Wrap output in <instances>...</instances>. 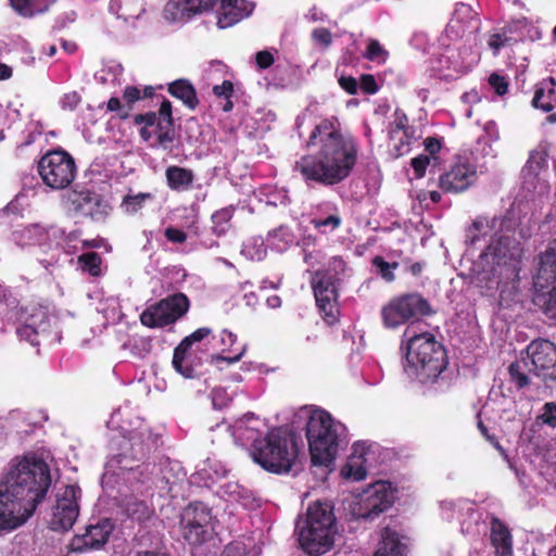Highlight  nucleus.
<instances>
[{"label": "nucleus", "instance_id": "f257e3e1", "mask_svg": "<svg viewBox=\"0 0 556 556\" xmlns=\"http://www.w3.org/2000/svg\"><path fill=\"white\" fill-rule=\"evenodd\" d=\"M307 148H316L314 154L301 156L294 170L308 182L334 186L345 180L353 172L358 155L356 140L344 135L337 117L324 118L312 130Z\"/></svg>", "mask_w": 556, "mask_h": 556}, {"label": "nucleus", "instance_id": "f03ea898", "mask_svg": "<svg viewBox=\"0 0 556 556\" xmlns=\"http://www.w3.org/2000/svg\"><path fill=\"white\" fill-rule=\"evenodd\" d=\"M51 485L48 464L36 455L16 459L0 483V530L24 525L46 497Z\"/></svg>", "mask_w": 556, "mask_h": 556}, {"label": "nucleus", "instance_id": "7ed1b4c3", "mask_svg": "<svg viewBox=\"0 0 556 556\" xmlns=\"http://www.w3.org/2000/svg\"><path fill=\"white\" fill-rule=\"evenodd\" d=\"M299 454L296 437L292 431L274 428L264 438L252 444L253 460L264 470L282 475L288 473Z\"/></svg>", "mask_w": 556, "mask_h": 556}, {"label": "nucleus", "instance_id": "20e7f679", "mask_svg": "<svg viewBox=\"0 0 556 556\" xmlns=\"http://www.w3.org/2000/svg\"><path fill=\"white\" fill-rule=\"evenodd\" d=\"M405 356L408 369L421 383L437 381L448 364L445 348L430 332L410 337Z\"/></svg>", "mask_w": 556, "mask_h": 556}, {"label": "nucleus", "instance_id": "39448f33", "mask_svg": "<svg viewBox=\"0 0 556 556\" xmlns=\"http://www.w3.org/2000/svg\"><path fill=\"white\" fill-rule=\"evenodd\" d=\"M296 531L301 548L311 556L328 552L337 533L333 507L328 503L316 502L308 506L306 518L298 522Z\"/></svg>", "mask_w": 556, "mask_h": 556}, {"label": "nucleus", "instance_id": "423d86ee", "mask_svg": "<svg viewBox=\"0 0 556 556\" xmlns=\"http://www.w3.org/2000/svg\"><path fill=\"white\" fill-rule=\"evenodd\" d=\"M342 429L343 425L336 421L327 412L309 417L306 424V438L313 465L326 468L333 466Z\"/></svg>", "mask_w": 556, "mask_h": 556}, {"label": "nucleus", "instance_id": "0eeeda50", "mask_svg": "<svg viewBox=\"0 0 556 556\" xmlns=\"http://www.w3.org/2000/svg\"><path fill=\"white\" fill-rule=\"evenodd\" d=\"M526 369L544 379H556V345L548 340L532 341L527 348V357L509 365V375L519 388L529 383Z\"/></svg>", "mask_w": 556, "mask_h": 556}, {"label": "nucleus", "instance_id": "6e6552de", "mask_svg": "<svg viewBox=\"0 0 556 556\" xmlns=\"http://www.w3.org/2000/svg\"><path fill=\"white\" fill-rule=\"evenodd\" d=\"M435 312L429 301L419 292H407L392 298L381 308L382 324L388 329H396Z\"/></svg>", "mask_w": 556, "mask_h": 556}, {"label": "nucleus", "instance_id": "1a4fd4ad", "mask_svg": "<svg viewBox=\"0 0 556 556\" xmlns=\"http://www.w3.org/2000/svg\"><path fill=\"white\" fill-rule=\"evenodd\" d=\"M533 303L556 323V239L540 256L533 279Z\"/></svg>", "mask_w": 556, "mask_h": 556}, {"label": "nucleus", "instance_id": "9d476101", "mask_svg": "<svg viewBox=\"0 0 556 556\" xmlns=\"http://www.w3.org/2000/svg\"><path fill=\"white\" fill-rule=\"evenodd\" d=\"M179 533L191 547H200L213 540L212 509L203 502L189 503L180 513Z\"/></svg>", "mask_w": 556, "mask_h": 556}, {"label": "nucleus", "instance_id": "9b49d317", "mask_svg": "<svg viewBox=\"0 0 556 556\" xmlns=\"http://www.w3.org/2000/svg\"><path fill=\"white\" fill-rule=\"evenodd\" d=\"M189 308L188 296L182 292H176L147 306L139 319L147 328H165L181 319Z\"/></svg>", "mask_w": 556, "mask_h": 556}, {"label": "nucleus", "instance_id": "f8f14e48", "mask_svg": "<svg viewBox=\"0 0 556 556\" xmlns=\"http://www.w3.org/2000/svg\"><path fill=\"white\" fill-rule=\"evenodd\" d=\"M340 278L333 269L317 270L312 277L311 286L314 292L316 306L327 325L338 323V287Z\"/></svg>", "mask_w": 556, "mask_h": 556}, {"label": "nucleus", "instance_id": "ddd939ff", "mask_svg": "<svg viewBox=\"0 0 556 556\" xmlns=\"http://www.w3.org/2000/svg\"><path fill=\"white\" fill-rule=\"evenodd\" d=\"M38 173L45 185L51 189H64L76 176V164L68 152L52 150L38 162Z\"/></svg>", "mask_w": 556, "mask_h": 556}, {"label": "nucleus", "instance_id": "4468645a", "mask_svg": "<svg viewBox=\"0 0 556 556\" xmlns=\"http://www.w3.org/2000/svg\"><path fill=\"white\" fill-rule=\"evenodd\" d=\"M393 500L387 483L377 482L351 506V514L356 520L372 521L392 506Z\"/></svg>", "mask_w": 556, "mask_h": 556}, {"label": "nucleus", "instance_id": "2eb2a0df", "mask_svg": "<svg viewBox=\"0 0 556 556\" xmlns=\"http://www.w3.org/2000/svg\"><path fill=\"white\" fill-rule=\"evenodd\" d=\"M63 205L70 214L92 220H100L108 215V205L102 197L88 189L67 191L63 197Z\"/></svg>", "mask_w": 556, "mask_h": 556}, {"label": "nucleus", "instance_id": "dca6fc26", "mask_svg": "<svg viewBox=\"0 0 556 556\" xmlns=\"http://www.w3.org/2000/svg\"><path fill=\"white\" fill-rule=\"evenodd\" d=\"M81 490L77 485H66L61 493L56 494L51 529L54 531H68L73 528L79 515L78 498Z\"/></svg>", "mask_w": 556, "mask_h": 556}, {"label": "nucleus", "instance_id": "f3484780", "mask_svg": "<svg viewBox=\"0 0 556 556\" xmlns=\"http://www.w3.org/2000/svg\"><path fill=\"white\" fill-rule=\"evenodd\" d=\"M114 529L110 519H101L94 525H89L85 533L76 534L70 544L72 552L83 553L90 549H99L108 541Z\"/></svg>", "mask_w": 556, "mask_h": 556}, {"label": "nucleus", "instance_id": "a211bd4d", "mask_svg": "<svg viewBox=\"0 0 556 556\" xmlns=\"http://www.w3.org/2000/svg\"><path fill=\"white\" fill-rule=\"evenodd\" d=\"M476 169L468 162H457L450 170L440 175L439 187L444 192H460L476 180Z\"/></svg>", "mask_w": 556, "mask_h": 556}, {"label": "nucleus", "instance_id": "6ab92c4d", "mask_svg": "<svg viewBox=\"0 0 556 556\" xmlns=\"http://www.w3.org/2000/svg\"><path fill=\"white\" fill-rule=\"evenodd\" d=\"M212 333L208 327H201L194 330L191 334L185 337L180 343L175 348L173 355V367L185 378H193L194 369L191 365L185 364L191 346L206 339Z\"/></svg>", "mask_w": 556, "mask_h": 556}, {"label": "nucleus", "instance_id": "aec40b11", "mask_svg": "<svg viewBox=\"0 0 556 556\" xmlns=\"http://www.w3.org/2000/svg\"><path fill=\"white\" fill-rule=\"evenodd\" d=\"M480 26L481 21L472 8L465 3H457L446 25L445 35H473Z\"/></svg>", "mask_w": 556, "mask_h": 556}, {"label": "nucleus", "instance_id": "412c9836", "mask_svg": "<svg viewBox=\"0 0 556 556\" xmlns=\"http://www.w3.org/2000/svg\"><path fill=\"white\" fill-rule=\"evenodd\" d=\"M407 540L397 526L386 525L380 530V541L372 556H407Z\"/></svg>", "mask_w": 556, "mask_h": 556}, {"label": "nucleus", "instance_id": "4be33fe9", "mask_svg": "<svg viewBox=\"0 0 556 556\" xmlns=\"http://www.w3.org/2000/svg\"><path fill=\"white\" fill-rule=\"evenodd\" d=\"M219 0H169L164 17L169 22H182L192 15L211 10Z\"/></svg>", "mask_w": 556, "mask_h": 556}, {"label": "nucleus", "instance_id": "5701e85b", "mask_svg": "<svg viewBox=\"0 0 556 556\" xmlns=\"http://www.w3.org/2000/svg\"><path fill=\"white\" fill-rule=\"evenodd\" d=\"M220 8L217 13V25L220 29L231 27L242 20L249 17L254 3L248 0H219Z\"/></svg>", "mask_w": 556, "mask_h": 556}, {"label": "nucleus", "instance_id": "b1692460", "mask_svg": "<svg viewBox=\"0 0 556 556\" xmlns=\"http://www.w3.org/2000/svg\"><path fill=\"white\" fill-rule=\"evenodd\" d=\"M489 540L493 556H514L511 531L509 527L497 517H492L490 520Z\"/></svg>", "mask_w": 556, "mask_h": 556}, {"label": "nucleus", "instance_id": "393cba45", "mask_svg": "<svg viewBox=\"0 0 556 556\" xmlns=\"http://www.w3.org/2000/svg\"><path fill=\"white\" fill-rule=\"evenodd\" d=\"M175 140V127L172 102L164 98L159 108V122L156 123V141L164 149Z\"/></svg>", "mask_w": 556, "mask_h": 556}, {"label": "nucleus", "instance_id": "a878e982", "mask_svg": "<svg viewBox=\"0 0 556 556\" xmlns=\"http://www.w3.org/2000/svg\"><path fill=\"white\" fill-rule=\"evenodd\" d=\"M165 179L172 191L185 192L192 189L195 175L190 168L170 165L165 169Z\"/></svg>", "mask_w": 556, "mask_h": 556}, {"label": "nucleus", "instance_id": "bb28decb", "mask_svg": "<svg viewBox=\"0 0 556 556\" xmlns=\"http://www.w3.org/2000/svg\"><path fill=\"white\" fill-rule=\"evenodd\" d=\"M167 92L180 100L189 110L193 111L199 105V99L194 86L189 79L179 78L168 84Z\"/></svg>", "mask_w": 556, "mask_h": 556}, {"label": "nucleus", "instance_id": "cd10ccee", "mask_svg": "<svg viewBox=\"0 0 556 556\" xmlns=\"http://www.w3.org/2000/svg\"><path fill=\"white\" fill-rule=\"evenodd\" d=\"M555 85V79L548 78L536 86L532 100L534 108L541 109L544 112H551L554 109V103L556 102Z\"/></svg>", "mask_w": 556, "mask_h": 556}, {"label": "nucleus", "instance_id": "c85d7f7f", "mask_svg": "<svg viewBox=\"0 0 556 556\" xmlns=\"http://www.w3.org/2000/svg\"><path fill=\"white\" fill-rule=\"evenodd\" d=\"M220 341H222V344L225 346L222 352L225 353L226 351H229V354L228 355H224V354H212L211 355V363L212 364H219L222 362H225L227 363L228 365L230 364H235L237 362H239L244 352H245V348L244 346H241L240 349H238L233 354H231V351L230 349L236 344L237 342V336L228 330H223L222 333H220Z\"/></svg>", "mask_w": 556, "mask_h": 556}, {"label": "nucleus", "instance_id": "c756f323", "mask_svg": "<svg viewBox=\"0 0 556 556\" xmlns=\"http://www.w3.org/2000/svg\"><path fill=\"white\" fill-rule=\"evenodd\" d=\"M519 243L515 238L501 236L498 239V245L493 249V254L497 264H506L508 260H514L519 256Z\"/></svg>", "mask_w": 556, "mask_h": 556}, {"label": "nucleus", "instance_id": "7c9ffc66", "mask_svg": "<svg viewBox=\"0 0 556 556\" xmlns=\"http://www.w3.org/2000/svg\"><path fill=\"white\" fill-rule=\"evenodd\" d=\"M236 211L235 205L223 207L212 214V232L217 236H224L231 228V219Z\"/></svg>", "mask_w": 556, "mask_h": 556}, {"label": "nucleus", "instance_id": "2f4dec72", "mask_svg": "<svg viewBox=\"0 0 556 556\" xmlns=\"http://www.w3.org/2000/svg\"><path fill=\"white\" fill-rule=\"evenodd\" d=\"M55 0H10L11 5L24 16L43 13Z\"/></svg>", "mask_w": 556, "mask_h": 556}, {"label": "nucleus", "instance_id": "473e14b6", "mask_svg": "<svg viewBox=\"0 0 556 556\" xmlns=\"http://www.w3.org/2000/svg\"><path fill=\"white\" fill-rule=\"evenodd\" d=\"M153 198V194L150 192L128 193L123 198L121 208L125 214L134 215L142 210L147 201H151Z\"/></svg>", "mask_w": 556, "mask_h": 556}, {"label": "nucleus", "instance_id": "72a5a7b5", "mask_svg": "<svg viewBox=\"0 0 556 556\" xmlns=\"http://www.w3.org/2000/svg\"><path fill=\"white\" fill-rule=\"evenodd\" d=\"M396 156H402L410 151L412 144L417 140L415 127L400 130L397 138H390Z\"/></svg>", "mask_w": 556, "mask_h": 556}, {"label": "nucleus", "instance_id": "f704fd0d", "mask_svg": "<svg viewBox=\"0 0 556 556\" xmlns=\"http://www.w3.org/2000/svg\"><path fill=\"white\" fill-rule=\"evenodd\" d=\"M80 269L92 277L101 275L102 257L98 252L83 253L77 257Z\"/></svg>", "mask_w": 556, "mask_h": 556}, {"label": "nucleus", "instance_id": "c9c22d12", "mask_svg": "<svg viewBox=\"0 0 556 556\" xmlns=\"http://www.w3.org/2000/svg\"><path fill=\"white\" fill-rule=\"evenodd\" d=\"M311 224L320 233H328L341 226L342 218L338 213H334L326 218H312Z\"/></svg>", "mask_w": 556, "mask_h": 556}, {"label": "nucleus", "instance_id": "e433bc0d", "mask_svg": "<svg viewBox=\"0 0 556 556\" xmlns=\"http://www.w3.org/2000/svg\"><path fill=\"white\" fill-rule=\"evenodd\" d=\"M372 265L378 269L379 276L387 282L395 280L394 269L399 267L397 262L389 263L382 256L377 255L371 261Z\"/></svg>", "mask_w": 556, "mask_h": 556}, {"label": "nucleus", "instance_id": "4c0bfd02", "mask_svg": "<svg viewBox=\"0 0 556 556\" xmlns=\"http://www.w3.org/2000/svg\"><path fill=\"white\" fill-rule=\"evenodd\" d=\"M104 105L108 112L115 113L116 117L121 121H126L130 117L129 108L122 103V100L117 97H111L106 103L100 104L99 109H102Z\"/></svg>", "mask_w": 556, "mask_h": 556}, {"label": "nucleus", "instance_id": "58836bf2", "mask_svg": "<svg viewBox=\"0 0 556 556\" xmlns=\"http://www.w3.org/2000/svg\"><path fill=\"white\" fill-rule=\"evenodd\" d=\"M410 127L412 126L408 124V117L404 111L396 109L394 112V118L389 125V138H397L400 130H405Z\"/></svg>", "mask_w": 556, "mask_h": 556}, {"label": "nucleus", "instance_id": "ea45409f", "mask_svg": "<svg viewBox=\"0 0 556 556\" xmlns=\"http://www.w3.org/2000/svg\"><path fill=\"white\" fill-rule=\"evenodd\" d=\"M431 162H433L431 160V157L426 154H419L418 156L413 157L410 160V166L414 170V176L416 179H420V178L425 177L428 166L433 165V164H431ZM433 168L434 167H431V169H430L431 173H433Z\"/></svg>", "mask_w": 556, "mask_h": 556}, {"label": "nucleus", "instance_id": "a19ab883", "mask_svg": "<svg viewBox=\"0 0 556 556\" xmlns=\"http://www.w3.org/2000/svg\"><path fill=\"white\" fill-rule=\"evenodd\" d=\"M126 513L130 518L141 521L148 517L149 508L144 502L135 500L126 504Z\"/></svg>", "mask_w": 556, "mask_h": 556}, {"label": "nucleus", "instance_id": "79ce46f5", "mask_svg": "<svg viewBox=\"0 0 556 556\" xmlns=\"http://www.w3.org/2000/svg\"><path fill=\"white\" fill-rule=\"evenodd\" d=\"M483 223L481 220H475L466 230L465 241L467 245L475 248L480 241L481 237H484Z\"/></svg>", "mask_w": 556, "mask_h": 556}, {"label": "nucleus", "instance_id": "37998d69", "mask_svg": "<svg viewBox=\"0 0 556 556\" xmlns=\"http://www.w3.org/2000/svg\"><path fill=\"white\" fill-rule=\"evenodd\" d=\"M364 56L371 62H383L387 56L386 50L377 40H370Z\"/></svg>", "mask_w": 556, "mask_h": 556}, {"label": "nucleus", "instance_id": "c03bdc74", "mask_svg": "<svg viewBox=\"0 0 556 556\" xmlns=\"http://www.w3.org/2000/svg\"><path fill=\"white\" fill-rule=\"evenodd\" d=\"M341 475L344 478L361 481L366 478L367 471L363 465L354 466L350 460L342 467Z\"/></svg>", "mask_w": 556, "mask_h": 556}, {"label": "nucleus", "instance_id": "a18cd8bd", "mask_svg": "<svg viewBox=\"0 0 556 556\" xmlns=\"http://www.w3.org/2000/svg\"><path fill=\"white\" fill-rule=\"evenodd\" d=\"M489 87L500 97L508 92L509 83L506 77L493 73L489 75Z\"/></svg>", "mask_w": 556, "mask_h": 556}, {"label": "nucleus", "instance_id": "49530a36", "mask_svg": "<svg viewBox=\"0 0 556 556\" xmlns=\"http://www.w3.org/2000/svg\"><path fill=\"white\" fill-rule=\"evenodd\" d=\"M16 334L21 340L26 341L34 346L39 344L38 331L36 330L35 327H33L30 325L25 324V325H21L20 327H17Z\"/></svg>", "mask_w": 556, "mask_h": 556}, {"label": "nucleus", "instance_id": "de8ad7c7", "mask_svg": "<svg viewBox=\"0 0 556 556\" xmlns=\"http://www.w3.org/2000/svg\"><path fill=\"white\" fill-rule=\"evenodd\" d=\"M232 399L229 396L227 391L223 388H215L212 391V404L214 408L216 409H223L226 408L230 403Z\"/></svg>", "mask_w": 556, "mask_h": 556}, {"label": "nucleus", "instance_id": "09e8293b", "mask_svg": "<svg viewBox=\"0 0 556 556\" xmlns=\"http://www.w3.org/2000/svg\"><path fill=\"white\" fill-rule=\"evenodd\" d=\"M425 150L429 153L428 156L433 161L432 167L437 166L438 156L437 154L442 149L441 140L435 137H427L424 141Z\"/></svg>", "mask_w": 556, "mask_h": 556}, {"label": "nucleus", "instance_id": "8fccbe9b", "mask_svg": "<svg viewBox=\"0 0 556 556\" xmlns=\"http://www.w3.org/2000/svg\"><path fill=\"white\" fill-rule=\"evenodd\" d=\"M540 419L544 425H547L552 428L556 427V404L548 402L545 403L542 409V414L540 415Z\"/></svg>", "mask_w": 556, "mask_h": 556}, {"label": "nucleus", "instance_id": "3c124183", "mask_svg": "<svg viewBox=\"0 0 556 556\" xmlns=\"http://www.w3.org/2000/svg\"><path fill=\"white\" fill-rule=\"evenodd\" d=\"M123 99L131 112L134 104L141 99V90L136 86H126L123 91Z\"/></svg>", "mask_w": 556, "mask_h": 556}, {"label": "nucleus", "instance_id": "603ef678", "mask_svg": "<svg viewBox=\"0 0 556 556\" xmlns=\"http://www.w3.org/2000/svg\"><path fill=\"white\" fill-rule=\"evenodd\" d=\"M359 87L364 93L375 94L379 90L376 78L371 74H363L359 78Z\"/></svg>", "mask_w": 556, "mask_h": 556}, {"label": "nucleus", "instance_id": "864d4df0", "mask_svg": "<svg viewBox=\"0 0 556 556\" xmlns=\"http://www.w3.org/2000/svg\"><path fill=\"white\" fill-rule=\"evenodd\" d=\"M255 63L260 70H267L275 63L274 53L269 50H262L255 54Z\"/></svg>", "mask_w": 556, "mask_h": 556}, {"label": "nucleus", "instance_id": "5fc2aeb1", "mask_svg": "<svg viewBox=\"0 0 556 556\" xmlns=\"http://www.w3.org/2000/svg\"><path fill=\"white\" fill-rule=\"evenodd\" d=\"M527 165L532 170H540L546 166V153L544 151H532Z\"/></svg>", "mask_w": 556, "mask_h": 556}, {"label": "nucleus", "instance_id": "6e6d98bb", "mask_svg": "<svg viewBox=\"0 0 556 556\" xmlns=\"http://www.w3.org/2000/svg\"><path fill=\"white\" fill-rule=\"evenodd\" d=\"M81 102V97L77 91L65 93L61 100V106L66 111H74Z\"/></svg>", "mask_w": 556, "mask_h": 556}, {"label": "nucleus", "instance_id": "4d7b16f0", "mask_svg": "<svg viewBox=\"0 0 556 556\" xmlns=\"http://www.w3.org/2000/svg\"><path fill=\"white\" fill-rule=\"evenodd\" d=\"M159 122V112H147L143 114H136L134 116V124L135 125H143V127H151L156 125Z\"/></svg>", "mask_w": 556, "mask_h": 556}, {"label": "nucleus", "instance_id": "13d9d810", "mask_svg": "<svg viewBox=\"0 0 556 556\" xmlns=\"http://www.w3.org/2000/svg\"><path fill=\"white\" fill-rule=\"evenodd\" d=\"M165 238L173 243H185L187 241V233L178 228L169 226L164 230Z\"/></svg>", "mask_w": 556, "mask_h": 556}, {"label": "nucleus", "instance_id": "bf43d9fd", "mask_svg": "<svg viewBox=\"0 0 556 556\" xmlns=\"http://www.w3.org/2000/svg\"><path fill=\"white\" fill-rule=\"evenodd\" d=\"M213 93L217 98H232L233 84L230 80H224L222 85H216L213 87Z\"/></svg>", "mask_w": 556, "mask_h": 556}, {"label": "nucleus", "instance_id": "052dcab7", "mask_svg": "<svg viewBox=\"0 0 556 556\" xmlns=\"http://www.w3.org/2000/svg\"><path fill=\"white\" fill-rule=\"evenodd\" d=\"M340 87L349 94H356L358 90V83L353 76H341L338 79Z\"/></svg>", "mask_w": 556, "mask_h": 556}, {"label": "nucleus", "instance_id": "680f3d73", "mask_svg": "<svg viewBox=\"0 0 556 556\" xmlns=\"http://www.w3.org/2000/svg\"><path fill=\"white\" fill-rule=\"evenodd\" d=\"M472 275H471V283H475L476 286H480L484 280L485 276L483 275V267L481 263L473 264L471 268Z\"/></svg>", "mask_w": 556, "mask_h": 556}, {"label": "nucleus", "instance_id": "e2e57ef3", "mask_svg": "<svg viewBox=\"0 0 556 556\" xmlns=\"http://www.w3.org/2000/svg\"><path fill=\"white\" fill-rule=\"evenodd\" d=\"M134 556H172L165 546L156 547L154 549L138 551Z\"/></svg>", "mask_w": 556, "mask_h": 556}, {"label": "nucleus", "instance_id": "0e129e2a", "mask_svg": "<svg viewBox=\"0 0 556 556\" xmlns=\"http://www.w3.org/2000/svg\"><path fill=\"white\" fill-rule=\"evenodd\" d=\"M332 33H333V27L331 26V22L327 21V25H323V26L314 28L312 30L311 35H321V36H325V35H332Z\"/></svg>", "mask_w": 556, "mask_h": 556}, {"label": "nucleus", "instance_id": "69168bd1", "mask_svg": "<svg viewBox=\"0 0 556 556\" xmlns=\"http://www.w3.org/2000/svg\"><path fill=\"white\" fill-rule=\"evenodd\" d=\"M425 263L424 262H415L408 267V271L414 277H419L421 273L424 271Z\"/></svg>", "mask_w": 556, "mask_h": 556}, {"label": "nucleus", "instance_id": "338daca9", "mask_svg": "<svg viewBox=\"0 0 556 556\" xmlns=\"http://www.w3.org/2000/svg\"><path fill=\"white\" fill-rule=\"evenodd\" d=\"M13 75V70L11 66L0 63V80L10 79Z\"/></svg>", "mask_w": 556, "mask_h": 556}, {"label": "nucleus", "instance_id": "774afa93", "mask_svg": "<svg viewBox=\"0 0 556 556\" xmlns=\"http://www.w3.org/2000/svg\"><path fill=\"white\" fill-rule=\"evenodd\" d=\"M61 43H62V48L64 49V51L70 54L76 52V50H77V45L73 40L61 39Z\"/></svg>", "mask_w": 556, "mask_h": 556}]
</instances>
